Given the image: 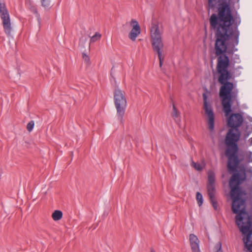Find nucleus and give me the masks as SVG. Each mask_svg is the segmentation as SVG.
<instances>
[{"mask_svg":"<svg viewBox=\"0 0 252 252\" xmlns=\"http://www.w3.org/2000/svg\"><path fill=\"white\" fill-rule=\"evenodd\" d=\"M163 48H158L153 49V50L157 52L158 55V57L159 60V66L161 67L162 65V63L163 61V58L162 57V50Z\"/></svg>","mask_w":252,"mask_h":252,"instance_id":"13","label":"nucleus"},{"mask_svg":"<svg viewBox=\"0 0 252 252\" xmlns=\"http://www.w3.org/2000/svg\"><path fill=\"white\" fill-rule=\"evenodd\" d=\"M0 16L2 20L3 30L8 36H10L12 31L10 15L5 4L0 1Z\"/></svg>","mask_w":252,"mask_h":252,"instance_id":"8","label":"nucleus"},{"mask_svg":"<svg viewBox=\"0 0 252 252\" xmlns=\"http://www.w3.org/2000/svg\"><path fill=\"white\" fill-rule=\"evenodd\" d=\"M41 5L45 9H49L50 7V1L49 0H41Z\"/></svg>","mask_w":252,"mask_h":252,"instance_id":"17","label":"nucleus"},{"mask_svg":"<svg viewBox=\"0 0 252 252\" xmlns=\"http://www.w3.org/2000/svg\"><path fill=\"white\" fill-rule=\"evenodd\" d=\"M34 126V122L33 121H31L30 122L28 123V124L27 125V129L28 131L31 132Z\"/></svg>","mask_w":252,"mask_h":252,"instance_id":"20","label":"nucleus"},{"mask_svg":"<svg viewBox=\"0 0 252 252\" xmlns=\"http://www.w3.org/2000/svg\"><path fill=\"white\" fill-rule=\"evenodd\" d=\"M251 129V131H250V132L251 133L252 132V125H251L250 126H247V129Z\"/></svg>","mask_w":252,"mask_h":252,"instance_id":"25","label":"nucleus"},{"mask_svg":"<svg viewBox=\"0 0 252 252\" xmlns=\"http://www.w3.org/2000/svg\"><path fill=\"white\" fill-rule=\"evenodd\" d=\"M26 3L27 4H28V3L27 2ZM29 7L30 10L32 13L37 15V16L38 17V20L39 21V20H40L39 15L38 13L36 6L35 5H33L32 3H31V2L30 1H29Z\"/></svg>","mask_w":252,"mask_h":252,"instance_id":"15","label":"nucleus"},{"mask_svg":"<svg viewBox=\"0 0 252 252\" xmlns=\"http://www.w3.org/2000/svg\"><path fill=\"white\" fill-rule=\"evenodd\" d=\"M150 252H156L153 249H151Z\"/></svg>","mask_w":252,"mask_h":252,"instance_id":"28","label":"nucleus"},{"mask_svg":"<svg viewBox=\"0 0 252 252\" xmlns=\"http://www.w3.org/2000/svg\"><path fill=\"white\" fill-rule=\"evenodd\" d=\"M239 36V35L238 36V37ZM239 43V41H238V43L236 45H234V49H232L231 50H232L233 51L232 52L231 51H229L228 49H227V51H226L223 54H219V55H217L216 54V48H215V55H216V56L218 57V58H217V72L219 74V76H218V78L220 77V73L219 72L218 70V66H219V62L221 61V60H223L224 58H227V60L228 61V65L227 66L226 69L227 71H228L231 75V79L232 78V74L231 73V72L228 70V68L229 66V64H230V59H229V56H230L231 55L232 56V60L233 61V62H234V63H240L241 62V60H240V57H239V55H238V54H234V53L237 51H238V49L237 48H236V46H237Z\"/></svg>","mask_w":252,"mask_h":252,"instance_id":"6","label":"nucleus"},{"mask_svg":"<svg viewBox=\"0 0 252 252\" xmlns=\"http://www.w3.org/2000/svg\"><path fill=\"white\" fill-rule=\"evenodd\" d=\"M82 57H83V59H84V60L85 61V62L87 63H89V62H90V58L85 53H83Z\"/></svg>","mask_w":252,"mask_h":252,"instance_id":"22","label":"nucleus"},{"mask_svg":"<svg viewBox=\"0 0 252 252\" xmlns=\"http://www.w3.org/2000/svg\"><path fill=\"white\" fill-rule=\"evenodd\" d=\"M101 37V34L98 32H96L95 33V34L91 37V42H94L98 40H99L100 39Z\"/></svg>","mask_w":252,"mask_h":252,"instance_id":"16","label":"nucleus"},{"mask_svg":"<svg viewBox=\"0 0 252 252\" xmlns=\"http://www.w3.org/2000/svg\"><path fill=\"white\" fill-rule=\"evenodd\" d=\"M247 172L248 173H250V178L252 177V167H250L249 169L247 170Z\"/></svg>","mask_w":252,"mask_h":252,"instance_id":"24","label":"nucleus"},{"mask_svg":"<svg viewBox=\"0 0 252 252\" xmlns=\"http://www.w3.org/2000/svg\"><path fill=\"white\" fill-rule=\"evenodd\" d=\"M248 119L250 121V122H252V117H248Z\"/></svg>","mask_w":252,"mask_h":252,"instance_id":"27","label":"nucleus"},{"mask_svg":"<svg viewBox=\"0 0 252 252\" xmlns=\"http://www.w3.org/2000/svg\"><path fill=\"white\" fill-rule=\"evenodd\" d=\"M203 99V108L205 114L207 116V125L209 131H214L215 128V114L212 105L207 101V95L205 93L202 94Z\"/></svg>","mask_w":252,"mask_h":252,"instance_id":"7","label":"nucleus"},{"mask_svg":"<svg viewBox=\"0 0 252 252\" xmlns=\"http://www.w3.org/2000/svg\"><path fill=\"white\" fill-rule=\"evenodd\" d=\"M230 0H208V9H214L218 5V15L213 14L210 18V25L215 30V48L217 55L224 53L227 49L233 51L238 43L239 32L234 30V19L230 6Z\"/></svg>","mask_w":252,"mask_h":252,"instance_id":"2","label":"nucleus"},{"mask_svg":"<svg viewBox=\"0 0 252 252\" xmlns=\"http://www.w3.org/2000/svg\"><path fill=\"white\" fill-rule=\"evenodd\" d=\"M179 115V112L176 109L175 105L173 104V112L172 114V117L174 119H176L177 117H178Z\"/></svg>","mask_w":252,"mask_h":252,"instance_id":"19","label":"nucleus"},{"mask_svg":"<svg viewBox=\"0 0 252 252\" xmlns=\"http://www.w3.org/2000/svg\"><path fill=\"white\" fill-rule=\"evenodd\" d=\"M208 183L207 185L208 194L210 198V202L213 208L215 210H218V202L215 198V179L216 175L215 172L212 170H209L208 172Z\"/></svg>","mask_w":252,"mask_h":252,"instance_id":"5","label":"nucleus"},{"mask_svg":"<svg viewBox=\"0 0 252 252\" xmlns=\"http://www.w3.org/2000/svg\"><path fill=\"white\" fill-rule=\"evenodd\" d=\"M247 158L249 162H252V152H249L247 154Z\"/></svg>","mask_w":252,"mask_h":252,"instance_id":"23","label":"nucleus"},{"mask_svg":"<svg viewBox=\"0 0 252 252\" xmlns=\"http://www.w3.org/2000/svg\"><path fill=\"white\" fill-rule=\"evenodd\" d=\"M189 241L192 252H201L199 248V240L193 234L189 235Z\"/></svg>","mask_w":252,"mask_h":252,"instance_id":"11","label":"nucleus"},{"mask_svg":"<svg viewBox=\"0 0 252 252\" xmlns=\"http://www.w3.org/2000/svg\"><path fill=\"white\" fill-rule=\"evenodd\" d=\"M227 58L219 62L218 70L220 76L218 80L221 85L220 89L219 95L221 99V104L223 111L225 116L227 118V125L229 129L226 135L225 142L227 146L225 150V155L228 158L227 167L229 173H241V168L244 166H241L239 171L237 172V168L241 162L243 160V158L238 155L239 148L237 142L240 138V132L238 128L244 122L243 116L240 113H231L232 105L236 103V106H239L238 99V90L234 89L235 85L233 83L229 82L231 79V74L226 70V68L228 65ZM246 170V169H245ZM246 170L245 174H246Z\"/></svg>","mask_w":252,"mask_h":252,"instance_id":"1","label":"nucleus"},{"mask_svg":"<svg viewBox=\"0 0 252 252\" xmlns=\"http://www.w3.org/2000/svg\"><path fill=\"white\" fill-rule=\"evenodd\" d=\"M161 33L157 24L153 23L151 28V38L153 49L163 48Z\"/></svg>","mask_w":252,"mask_h":252,"instance_id":"9","label":"nucleus"},{"mask_svg":"<svg viewBox=\"0 0 252 252\" xmlns=\"http://www.w3.org/2000/svg\"><path fill=\"white\" fill-rule=\"evenodd\" d=\"M130 25L132 26V28L129 33L128 37L132 41H134L140 33L141 29L138 22L134 19L131 20Z\"/></svg>","mask_w":252,"mask_h":252,"instance_id":"10","label":"nucleus"},{"mask_svg":"<svg viewBox=\"0 0 252 252\" xmlns=\"http://www.w3.org/2000/svg\"><path fill=\"white\" fill-rule=\"evenodd\" d=\"M191 166L193 167L197 171H202L203 169V167L202 165L198 162H195L193 161L192 160L191 162Z\"/></svg>","mask_w":252,"mask_h":252,"instance_id":"14","label":"nucleus"},{"mask_svg":"<svg viewBox=\"0 0 252 252\" xmlns=\"http://www.w3.org/2000/svg\"><path fill=\"white\" fill-rule=\"evenodd\" d=\"M52 217L54 220H59L62 218L63 213L61 211L56 210L53 213L52 215Z\"/></svg>","mask_w":252,"mask_h":252,"instance_id":"12","label":"nucleus"},{"mask_svg":"<svg viewBox=\"0 0 252 252\" xmlns=\"http://www.w3.org/2000/svg\"><path fill=\"white\" fill-rule=\"evenodd\" d=\"M236 0V1H237V2H238V1H239V0Z\"/></svg>","mask_w":252,"mask_h":252,"instance_id":"30","label":"nucleus"},{"mask_svg":"<svg viewBox=\"0 0 252 252\" xmlns=\"http://www.w3.org/2000/svg\"><path fill=\"white\" fill-rule=\"evenodd\" d=\"M242 67L241 66H238L237 68H235V69H242Z\"/></svg>","mask_w":252,"mask_h":252,"instance_id":"29","label":"nucleus"},{"mask_svg":"<svg viewBox=\"0 0 252 252\" xmlns=\"http://www.w3.org/2000/svg\"><path fill=\"white\" fill-rule=\"evenodd\" d=\"M114 102L117 110V117L121 124H123V117L127 107V100L124 91L116 88L114 92Z\"/></svg>","mask_w":252,"mask_h":252,"instance_id":"4","label":"nucleus"},{"mask_svg":"<svg viewBox=\"0 0 252 252\" xmlns=\"http://www.w3.org/2000/svg\"><path fill=\"white\" fill-rule=\"evenodd\" d=\"M249 143H250V145L251 146H252V138H251L249 139Z\"/></svg>","mask_w":252,"mask_h":252,"instance_id":"26","label":"nucleus"},{"mask_svg":"<svg viewBox=\"0 0 252 252\" xmlns=\"http://www.w3.org/2000/svg\"><path fill=\"white\" fill-rule=\"evenodd\" d=\"M196 200L198 202L199 206H201L203 203V200L202 195L199 192H197L196 193Z\"/></svg>","mask_w":252,"mask_h":252,"instance_id":"18","label":"nucleus"},{"mask_svg":"<svg viewBox=\"0 0 252 252\" xmlns=\"http://www.w3.org/2000/svg\"><path fill=\"white\" fill-rule=\"evenodd\" d=\"M241 173H235L229 181L230 196L232 199V211L236 214V224L243 235V242L249 252H252V215L246 211V199L243 198L247 194L240 185L246 181L247 176L244 167Z\"/></svg>","mask_w":252,"mask_h":252,"instance_id":"3","label":"nucleus"},{"mask_svg":"<svg viewBox=\"0 0 252 252\" xmlns=\"http://www.w3.org/2000/svg\"><path fill=\"white\" fill-rule=\"evenodd\" d=\"M215 249L216 250L215 252H222L221 250V244L220 242L216 244L215 245Z\"/></svg>","mask_w":252,"mask_h":252,"instance_id":"21","label":"nucleus"}]
</instances>
